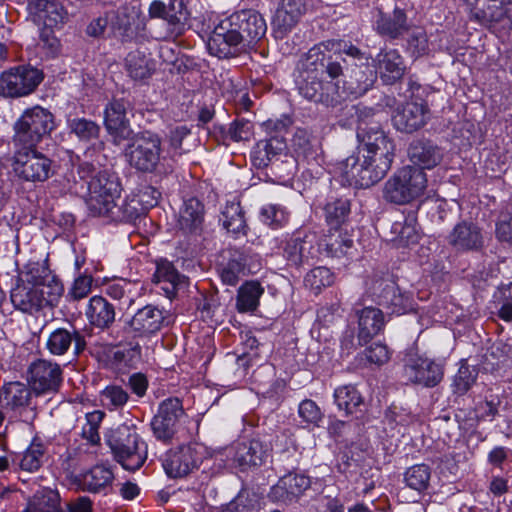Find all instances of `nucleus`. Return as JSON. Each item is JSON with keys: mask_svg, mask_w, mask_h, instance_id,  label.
<instances>
[{"mask_svg": "<svg viewBox=\"0 0 512 512\" xmlns=\"http://www.w3.org/2000/svg\"><path fill=\"white\" fill-rule=\"evenodd\" d=\"M430 478V468L424 464L414 465L405 472V482L407 486L418 492H422L428 488Z\"/></svg>", "mask_w": 512, "mask_h": 512, "instance_id": "obj_48", "label": "nucleus"}, {"mask_svg": "<svg viewBox=\"0 0 512 512\" xmlns=\"http://www.w3.org/2000/svg\"><path fill=\"white\" fill-rule=\"evenodd\" d=\"M67 128L70 133L84 142L98 138L100 133V127L96 122L82 117L68 118Z\"/></svg>", "mask_w": 512, "mask_h": 512, "instance_id": "obj_43", "label": "nucleus"}, {"mask_svg": "<svg viewBox=\"0 0 512 512\" xmlns=\"http://www.w3.org/2000/svg\"><path fill=\"white\" fill-rule=\"evenodd\" d=\"M55 128L53 114L41 107L26 109L14 124V143L17 147H35Z\"/></svg>", "mask_w": 512, "mask_h": 512, "instance_id": "obj_3", "label": "nucleus"}, {"mask_svg": "<svg viewBox=\"0 0 512 512\" xmlns=\"http://www.w3.org/2000/svg\"><path fill=\"white\" fill-rule=\"evenodd\" d=\"M40 292L44 294V305H55L64 292L62 282L52 273L39 284Z\"/></svg>", "mask_w": 512, "mask_h": 512, "instance_id": "obj_55", "label": "nucleus"}, {"mask_svg": "<svg viewBox=\"0 0 512 512\" xmlns=\"http://www.w3.org/2000/svg\"><path fill=\"white\" fill-rule=\"evenodd\" d=\"M361 145L339 164V171L350 185L369 187L390 170L395 156V144L383 130L374 126L358 133Z\"/></svg>", "mask_w": 512, "mask_h": 512, "instance_id": "obj_1", "label": "nucleus"}, {"mask_svg": "<svg viewBox=\"0 0 512 512\" xmlns=\"http://www.w3.org/2000/svg\"><path fill=\"white\" fill-rule=\"evenodd\" d=\"M142 287L138 282H132L126 279H118L107 286V294L113 299L124 300L131 305L140 295Z\"/></svg>", "mask_w": 512, "mask_h": 512, "instance_id": "obj_41", "label": "nucleus"}, {"mask_svg": "<svg viewBox=\"0 0 512 512\" xmlns=\"http://www.w3.org/2000/svg\"><path fill=\"white\" fill-rule=\"evenodd\" d=\"M206 446L201 443H189L167 453L163 468L170 477H183L198 469L207 457Z\"/></svg>", "mask_w": 512, "mask_h": 512, "instance_id": "obj_7", "label": "nucleus"}, {"mask_svg": "<svg viewBox=\"0 0 512 512\" xmlns=\"http://www.w3.org/2000/svg\"><path fill=\"white\" fill-rule=\"evenodd\" d=\"M409 28L407 15L403 9L395 7L392 14H385L379 10L375 22V29L378 34L396 39L406 33Z\"/></svg>", "mask_w": 512, "mask_h": 512, "instance_id": "obj_26", "label": "nucleus"}, {"mask_svg": "<svg viewBox=\"0 0 512 512\" xmlns=\"http://www.w3.org/2000/svg\"><path fill=\"white\" fill-rule=\"evenodd\" d=\"M383 312L375 307H365L358 312V338L368 342L384 329Z\"/></svg>", "mask_w": 512, "mask_h": 512, "instance_id": "obj_27", "label": "nucleus"}, {"mask_svg": "<svg viewBox=\"0 0 512 512\" xmlns=\"http://www.w3.org/2000/svg\"><path fill=\"white\" fill-rule=\"evenodd\" d=\"M31 397L30 389L23 383L11 382L4 386L3 402L7 408L17 411L28 406Z\"/></svg>", "mask_w": 512, "mask_h": 512, "instance_id": "obj_38", "label": "nucleus"}, {"mask_svg": "<svg viewBox=\"0 0 512 512\" xmlns=\"http://www.w3.org/2000/svg\"><path fill=\"white\" fill-rule=\"evenodd\" d=\"M27 381L37 394L55 392L62 381V370L55 362L38 359L30 364Z\"/></svg>", "mask_w": 512, "mask_h": 512, "instance_id": "obj_11", "label": "nucleus"}, {"mask_svg": "<svg viewBox=\"0 0 512 512\" xmlns=\"http://www.w3.org/2000/svg\"><path fill=\"white\" fill-rule=\"evenodd\" d=\"M476 369L468 365H461L453 380V391L459 395L465 394L475 383Z\"/></svg>", "mask_w": 512, "mask_h": 512, "instance_id": "obj_58", "label": "nucleus"}, {"mask_svg": "<svg viewBox=\"0 0 512 512\" xmlns=\"http://www.w3.org/2000/svg\"><path fill=\"white\" fill-rule=\"evenodd\" d=\"M51 274L52 271L49 269L46 261H29L21 270L19 279L23 283L39 288V284L45 281Z\"/></svg>", "mask_w": 512, "mask_h": 512, "instance_id": "obj_44", "label": "nucleus"}, {"mask_svg": "<svg viewBox=\"0 0 512 512\" xmlns=\"http://www.w3.org/2000/svg\"><path fill=\"white\" fill-rule=\"evenodd\" d=\"M450 243L457 249H476L482 244V236L474 224L463 222L453 229Z\"/></svg>", "mask_w": 512, "mask_h": 512, "instance_id": "obj_33", "label": "nucleus"}, {"mask_svg": "<svg viewBox=\"0 0 512 512\" xmlns=\"http://www.w3.org/2000/svg\"><path fill=\"white\" fill-rule=\"evenodd\" d=\"M285 148V142L279 137L260 140L251 151V160L258 168L266 167L272 158L281 154Z\"/></svg>", "mask_w": 512, "mask_h": 512, "instance_id": "obj_32", "label": "nucleus"}, {"mask_svg": "<svg viewBox=\"0 0 512 512\" xmlns=\"http://www.w3.org/2000/svg\"><path fill=\"white\" fill-rule=\"evenodd\" d=\"M241 45H243L242 36L228 17L214 28L207 42L209 53L218 58L235 55Z\"/></svg>", "mask_w": 512, "mask_h": 512, "instance_id": "obj_13", "label": "nucleus"}, {"mask_svg": "<svg viewBox=\"0 0 512 512\" xmlns=\"http://www.w3.org/2000/svg\"><path fill=\"white\" fill-rule=\"evenodd\" d=\"M72 343L74 351L79 354L85 349L86 342L84 337L77 330L69 331L65 328H57L52 331L47 339L46 348L53 355H64Z\"/></svg>", "mask_w": 512, "mask_h": 512, "instance_id": "obj_23", "label": "nucleus"}, {"mask_svg": "<svg viewBox=\"0 0 512 512\" xmlns=\"http://www.w3.org/2000/svg\"><path fill=\"white\" fill-rule=\"evenodd\" d=\"M93 283L92 276L79 275L73 282L68 295L74 300H80L88 296Z\"/></svg>", "mask_w": 512, "mask_h": 512, "instance_id": "obj_64", "label": "nucleus"}, {"mask_svg": "<svg viewBox=\"0 0 512 512\" xmlns=\"http://www.w3.org/2000/svg\"><path fill=\"white\" fill-rule=\"evenodd\" d=\"M392 232L395 234L392 241L397 247H409L416 244L420 239L416 214L411 212L404 217L403 221L395 222Z\"/></svg>", "mask_w": 512, "mask_h": 512, "instance_id": "obj_30", "label": "nucleus"}, {"mask_svg": "<svg viewBox=\"0 0 512 512\" xmlns=\"http://www.w3.org/2000/svg\"><path fill=\"white\" fill-rule=\"evenodd\" d=\"M335 403L345 415H352L358 411L363 399L358 390L352 385L338 387L334 392Z\"/></svg>", "mask_w": 512, "mask_h": 512, "instance_id": "obj_40", "label": "nucleus"}, {"mask_svg": "<svg viewBox=\"0 0 512 512\" xmlns=\"http://www.w3.org/2000/svg\"><path fill=\"white\" fill-rule=\"evenodd\" d=\"M104 126L115 139H124L130 134L127 107L122 100L110 101L104 109Z\"/></svg>", "mask_w": 512, "mask_h": 512, "instance_id": "obj_20", "label": "nucleus"}, {"mask_svg": "<svg viewBox=\"0 0 512 512\" xmlns=\"http://www.w3.org/2000/svg\"><path fill=\"white\" fill-rule=\"evenodd\" d=\"M352 244L353 240L346 229L329 227L328 233L320 240L319 247L328 256L340 257L346 254Z\"/></svg>", "mask_w": 512, "mask_h": 512, "instance_id": "obj_28", "label": "nucleus"}, {"mask_svg": "<svg viewBox=\"0 0 512 512\" xmlns=\"http://www.w3.org/2000/svg\"><path fill=\"white\" fill-rule=\"evenodd\" d=\"M228 18L242 36L243 44H251L258 41L267 31L264 18L254 10H242L230 15Z\"/></svg>", "mask_w": 512, "mask_h": 512, "instance_id": "obj_15", "label": "nucleus"}, {"mask_svg": "<svg viewBox=\"0 0 512 512\" xmlns=\"http://www.w3.org/2000/svg\"><path fill=\"white\" fill-rule=\"evenodd\" d=\"M103 416L104 414L101 411H93L86 415V423L83 425L82 435L92 444H96L100 440L98 429Z\"/></svg>", "mask_w": 512, "mask_h": 512, "instance_id": "obj_59", "label": "nucleus"}, {"mask_svg": "<svg viewBox=\"0 0 512 512\" xmlns=\"http://www.w3.org/2000/svg\"><path fill=\"white\" fill-rule=\"evenodd\" d=\"M310 486V480L308 477L299 474H288L282 477L277 485L275 491L278 493L282 492V496L285 494L287 498L296 497L303 493Z\"/></svg>", "mask_w": 512, "mask_h": 512, "instance_id": "obj_45", "label": "nucleus"}, {"mask_svg": "<svg viewBox=\"0 0 512 512\" xmlns=\"http://www.w3.org/2000/svg\"><path fill=\"white\" fill-rule=\"evenodd\" d=\"M112 480V471L105 466L97 465L84 475L83 484L88 491L96 493L110 485Z\"/></svg>", "mask_w": 512, "mask_h": 512, "instance_id": "obj_46", "label": "nucleus"}, {"mask_svg": "<svg viewBox=\"0 0 512 512\" xmlns=\"http://www.w3.org/2000/svg\"><path fill=\"white\" fill-rule=\"evenodd\" d=\"M298 413L303 421L307 423L318 425L322 420V412L320 408L310 399L303 400L300 403Z\"/></svg>", "mask_w": 512, "mask_h": 512, "instance_id": "obj_63", "label": "nucleus"}, {"mask_svg": "<svg viewBox=\"0 0 512 512\" xmlns=\"http://www.w3.org/2000/svg\"><path fill=\"white\" fill-rule=\"evenodd\" d=\"M289 214L285 207L278 204H268L261 210L262 221L273 227L278 228L288 222Z\"/></svg>", "mask_w": 512, "mask_h": 512, "instance_id": "obj_57", "label": "nucleus"}, {"mask_svg": "<svg viewBox=\"0 0 512 512\" xmlns=\"http://www.w3.org/2000/svg\"><path fill=\"white\" fill-rule=\"evenodd\" d=\"M23 512H61L59 493L50 488L38 490L28 500Z\"/></svg>", "mask_w": 512, "mask_h": 512, "instance_id": "obj_35", "label": "nucleus"}, {"mask_svg": "<svg viewBox=\"0 0 512 512\" xmlns=\"http://www.w3.org/2000/svg\"><path fill=\"white\" fill-rule=\"evenodd\" d=\"M132 19L125 11L109 13L108 37L124 41L131 34Z\"/></svg>", "mask_w": 512, "mask_h": 512, "instance_id": "obj_47", "label": "nucleus"}, {"mask_svg": "<svg viewBox=\"0 0 512 512\" xmlns=\"http://www.w3.org/2000/svg\"><path fill=\"white\" fill-rule=\"evenodd\" d=\"M427 188L426 174L412 166L399 169L383 187V197L395 204H407L422 196Z\"/></svg>", "mask_w": 512, "mask_h": 512, "instance_id": "obj_4", "label": "nucleus"}, {"mask_svg": "<svg viewBox=\"0 0 512 512\" xmlns=\"http://www.w3.org/2000/svg\"><path fill=\"white\" fill-rule=\"evenodd\" d=\"M312 244L306 239H292L285 248L287 259L294 265L308 261L312 257Z\"/></svg>", "mask_w": 512, "mask_h": 512, "instance_id": "obj_51", "label": "nucleus"}, {"mask_svg": "<svg viewBox=\"0 0 512 512\" xmlns=\"http://www.w3.org/2000/svg\"><path fill=\"white\" fill-rule=\"evenodd\" d=\"M300 93L307 99L313 101L329 102L334 101V94L341 97L343 94H357L351 88L347 91L343 90L341 93L338 91V82H326L323 84L321 81L307 75L299 87Z\"/></svg>", "mask_w": 512, "mask_h": 512, "instance_id": "obj_24", "label": "nucleus"}, {"mask_svg": "<svg viewBox=\"0 0 512 512\" xmlns=\"http://www.w3.org/2000/svg\"><path fill=\"white\" fill-rule=\"evenodd\" d=\"M43 450L40 445H31L23 454L20 467L29 472L36 471L41 466Z\"/></svg>", "mask_w": 512, "mask_h": 512, "instance_id": "obj_60", "label": "nucleus"}, {"mask_svg": "<svg viewBox=\"0 0 512 512\" xmlns=\"http://www.w3.org/2000/svg\"><path fill=\"white\" fill-rule=\"evenodd\" d=\"M125 69L128 75L134 80H144L154 73L155 64L153 60L141 51H132L125 58Z\"/></svg>", "mask_w": 512, "mask_h": 512, "instance_id": "obj_34", "label": "nucleus"}, {"mask_svg": "<svg viewBox=\"0 0 512 512\" xmlns=\"http://www.w3.org/2000/svg\"><path fill=\"white\" fill-rule=\"evenodd\" d=\"M221 220L224 228L233 234L241 233L245 228V219L239 203L227 204Z\"/></svg>", "mask_w": 512, "mask_h": 512, "instance_id": "obj_49", "label": "nucleus"}, {"mask_svg": "<svg viewBox=\"0 0 512 512\" xmlns=\"http://www.w3.org/2000/svg\"><path fill=\"white\" fill-rule=\"evenodd\" d=\"M270 457V448L258 439L242 442L235 446L233 463L245 471L264 464Z\"/></svg>", "mask_w": 512, "mask_h": 512, "instance_id": "obj_17", "label": "nucleus"}, {"mask_svg": "<svg viewBox=\"0 0 512 512\" xmlns=\"http://www.w3.org/2000/svg\"><path fill=\"white\" fill-rule=\"evenodd\" d=\"M86 317L96 327H108L115 319L114 307L102 296H93L89 300Z\"/></svg>", "mask_w": 512, "mask_h": 512, "instance_id": "obj_31", "label": "nucleus"}, {"mask_svg": "<svg viewBox=\"0 0 512 512\" xmlns=\"http://www.w3.org/2000/svg\"><path fill=\"white\" fill-rule=\"evenodd\" d=\"M189 13L182 0H170L167 5L165 20L177 31H181L187 24Z\"/></svg>", "mask_w": 512, "mask_h": 512, "instance_id": "obj_53", "label": "nucleus"}, {"mask_svg": "<svg viewBox=\"0 0 512 512\" xmlns=\"http://www.w3.org/2000/svg\"><path fill=\"white\" fill-rule=\"evenodd\" d=\"M380 297V304L392 309L393 313L402 314L410 307L408 296L402 294L399 288L393 283H386Z\"/></svg>", "mask_w": 512, "mask_h": 512, "instance_id": "obj_42", "label": "nucleus"}, {"mask_svg": "<svg viewBox=\"0 0 512 512\" xmlns=\"http://www.w3.org/2000/svg\"><path fill=\"white\" fill-rule=\"evenodd\" d=\"M203 211V205L198 199L186 200L179 214L180 228L187 232L198 229L203 221Z\"/></svg>", "mask_w": 512, "mask_h": 512, "instance_id": "obj_37", "label": "nucleus"}, {"mask_svg": "<svg viewBox=\"0 0 512 512\" xmlns=\"http://www.w3.org/2000/svg\"><path fill=\"white\" fill-rule=\"evenodd\" d=\"M10 297L14 307L22 312L32 313L44 305L43 292L36 286L23 283L20 279L12 289Z\"/></svg>", "mask_w": 512, "mask_h": 512, "instance_id": "obj_25", "label": "nucleus"}, {"mask_svg": "<svg viewBox=\"0 0 512 512\" xmlns=\"http://www.w3.org/2000/svg\"><path fill=\"white\" fill-rule=\"evenodd\" d=\"M470 21L490 27L504 21L510 12L511 0H462Z\"/></svg>", "mask_w": 512, "mask_h": 512, "instance_id": "obj_9", "label": "nucleus"}, {"mask_svg": "<svg viewBox=\"0 0 512 512\" xmlns=\"http://www.w3.org/2000/svg\"><path fill=\"white\" fill-rule=\"evenodd\" d=\"M350 205L347 200L338 199L325 206L327 225L331 228L343 227L349 214Z\"/></svg>", "mask_w": 512, "mask_h": 512, "instance_id": "obj_50", "label": "nucleus"}, {"mask_svg": "<svg viewBox=\"0 0 512 512\" xmlns=\"http://www.w3.org/2000/svg\"><path fill=\"white\" fill-rule=\"evenodd\" d=\"M11 168L22 183H43L53 175V161L35 147H19L12 158Z\"/></svg>", "mask_w": 512, "mask_h": 512, "instance_id": "obj_5", "label": "nucleus"}, {"mask_svg": "<svg viewBox=\"0 0 512 512\" xmlns=\"http://www.w3.org/2000/svg\"><path fill=\"white\" fill-rule=\"evenodd\" d=\"M126 430L128 432L126 438L113 440L110 446L122 467L134 471L144 464L147 458V447L137 433Z\"/></svg>", "mask_w": 512, "mask_h": 512, "instance_id": "obj_12", "label": "nucleus"}, {"mask_svg": "<svg viewBox=\"0 0 512 512\" xmlns=\"http://www.w3.org/2000/svg\"><path fill=\"white\" fill-rule=\"evenodd\" d=\"M245 266L241 261L231 260L221 270V279L227 284L234 286L238 283L240 277L244 275Z\"/></svg>", "mask_w": 512, "mask_h": 512, "instance_id": "obj_62", "label": "nucleus"}, {"mask_svg": "<svg viewBox=\"0 0 512 512\" xmlns=\"http://www.w3.org/2000/svg\"><path fill=\"white\" fill-rule=\"evenodd\" d=\"M184 415L185 411L179 398L170 397L163 400L151 422L155 437L162 441L170 440L176 433L179 420Z\"/></svg>", "mask_w": 512, "mask_h": 512, "instance_id": "obj_10", "label": "nucleus"}, {"mask_svg": "<svg viewBox=\"0 0 512 512\" xmlns=\"http://www.w3.org/2000/svg\"><path fill=\"white\" fill-rule=\"evenodd\" d=\"M163 320L162 312L148 305L137 311L130 321V326L141 334H152L160 330Z\"/></svg>", "mask_w": 512, "mask_h": 512, "instance_id": "obj_29", "label": "nucleus"}, {"mask_svg": "<svg viewBox=\"0 0 512 512\" xmlns=\"http://www.w3.org/2000/svg\"><path fill=\"white\" fill-rule=\"evenodd\" d=\"M128 393L120 386L110 385L100 393V401L109 410L122 408L128 401Z\"/></svg>", "mask_w": 512, "mask_h": 512, "instance_id": "obj_52", "label": "nucleus"}, {"mask_svg": "<svg viewBox=\"0 0 512 512\" xmlns=\"http://www.w3.org/2000/svg\"><path fill=\"white\" fill-rule=\"evenodd\" d=\"M42 80V72L34 67L11 68L0 76V95L12 98L29 95Z\"/></svg>", "mask_w": 512, "mask_h": 512, "instance_id": "obj_8", "label": "nucleus"}, {"mask_svg": "<svg viewBox=\"0 0 512 512\" xmlns=\"http://www.w3.org/2000/svg\"><path fill=\"white\" fill-rule=\"evenodd\" d=\"M305 6L302 0H282L272 20L273 33L277 39L285 38L297 25Z\"/></svg>", "mask_w": 512, "mask_h": 512, "instance_id": "obj_16", "label": "nucleus"}, {"mask_svg": "<svg viewBox=\"0 0 512 512\" xmlns=\"http://www.w3.org/2000/svg\"><path fill=\"white\" fill-rule=\"evenodd\" d=\"M365 357L370 364L381 366L390 360L391 352L385 344L377 342L365 350Z\"/></svg>", "mask_w": 512, "mask_h": 512, "instance_id": "obj_61", "label": "nucleus"}, {"mask_svg": "<svg viewBox=\"0 0 512 512\" xmlns=\"http://www.w3.org/2000/svg\"><path fill=\"white\" fill-rule=\"evenodd\" d=\"M264 289L257 281H247L240 286L236 298V308L240 313L253 312L259 305Z\"/></svg>", "mask_w": 512, "mask_h": 512, "instance_id": "obj_36", "label": "nucleus"}, {"mask_svg": "<svg viewBox=\"0 0 512 512\" xmlns=\"http://www.w3.org/2000/svg\"><path fill=\"white\" fill-rule=\"evenodd\" d=\"M154 278L157 282H168L173 288H177L185 283V277L180 275L172 263L162 260L157 263Z\"/></svg>", "mask_w": 512, "mask_h": 512, "instance_id": "obj_56", "label": "nucleus"}, {"mask_svg": "<svg viewBox=\"0 0 512 512\" xmlns=\"http://www.w3.org/2000/svg\"><path fill=\"white\" fill-rule=\"evenodd\" d=\"M29 10L33 20L46 29L62 27L68 16L64 7L54 0H33Z\"/></svg>", "mask_w": 512, "mask_h": 512, "instance_id": "obj_18", "label": "nucleus"}, {"mask_svg": "<svg viewBox=\"0 0 512 512\" xmlns=\"http://www.w3.org/2000/svg\"><path fill=\"white\" fill-rule=\"evenodd\" d=\"M406 377L413 383L426 387L437 385L443 376L442 368L426 357H410L405 365Z\"/></svg>", "mask_w": 512, "mask_h": 512, "instance_id": "obj_14", "label": "nucleus"}, {"mask_svg": "<svg viewBox=\"0 0 512 512\" xmlns=\"http://www.w3.org/2000/svg\"><path fill=\"white\" fill-rule=\"evenodd\" d=\"M376 72L386 84H393L405 73V65L402 56L395 49L381 51L375 59Z\"/></svg>", "mask_w": 512, "mask_h": 512, "instance_id": "obj_22", "label": "nucleus"}, {"mask_svg": "<svg viewBox=\"0 0 512 512\" xmlns=\"http://www.w3.org/2000/svg\"><path fill=\"white\" fill-rule=\"evenodd\" d=\"M87 205L97 215L108 214L115 207L120 195V183L114 172L104 170L97 173L88 185Z\"/></svg>", "mask_w": 512, "mask_h": 512, "instance_id": "obj_6", "label": "nucleus"}, {"mask_svg": "<svg viewBox=\"0 0 512 512\" xmlns=\"http://www.w3.org/2000/svg\"><path fill=\"white\" fill-rule=\"evenodd\" d=\"M125 157L132 168L143 173L155 172L167 161L160 137L150 132L134 136L125 149Z\"/></svg>", "mask_w": 512, "mask_h": 512, "instance_id": "obj_2", "label": "nucleus"}, {"mask_svg": "<svg viewBox=\"0 0 512 512\" xmlns=\"http://www.w3.org/2000/svg\"><path fill=\"white\" fill-rule=\"evenodd\" d=\"M305 285L318 293L322 288L330 286L334 282V275L326 267H316L305 276Z\"/></svg>", "mask_w": 512, "mask_h": 512, "instance_id": "obj_54", "label": "nucleus"}, {"mask_svg": "<svg viewBox=\"0 0 512 512\" xmlns=\"http://www.w3.org/2000/svg\"><path fill=\"white\" fill-rule=\"evenodd\" d=\"M428 119V109L422 103L408 102L393 115V126L401 132L412 133L422 128Z\"/></svg>", "mask_w": 512, "mask_h": 512, "instance_id": "obj_19", "label": "nucleus"}, {"mask_svg": "<svg viewBox=\"0 0 512 512\" xmlns=\"http://www.w3.org/2000/svg\"><path fill=\"white\" fill-rule=\"evenodd\" d=\"M340 45L341 43H337L335 40H328L312 47L306 54L302 64L305 73L309 75V73L323 71L326 60L325 51H332L331 49Z\"/></svg>", "mask_w": 512, "mask_h": 512, "instance_id": "obj_39", "label": "nucleus"}, {"mask_svg": "<svg viewBox=\"0 0 512 512\" xmlns=\"http://www.w3.org/2000/svg\"><path fill=\"white\" fill-rule=\"evenodd\" d=\"M408 155L413 167L421 171L433 169L443 160L442 150L434 143L424 140L412 142Z\"/></svg>", "mask_w": 512, "mask_h": 512, "instance_id": "obj_21", "label": "nucleus"}]
</instances>
